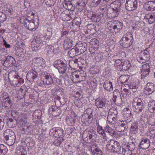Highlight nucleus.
I'll return each mask as SVG.
<instances>
[{"instance_id": "obj_10", "label": "nucleus", "mask_w": 155, "mask_h": 155, "mask_svg": "<svg viewBox=\"0 0 155 155\" xmlns=\"http://www.w3.org/2000/svg\"><path fill=\"white\" fill-rule=\"evenodd\" d=\"M122 120L119 122V125L115 128L116 130L119 132H122L126 130L128 128V125L130 123L131 120Z\"/></svg>"}, {"instance_id": "obj_44", "label": "nucleus", "mask_w": 155, "mask_h": 155, "mask_svg": "<svg viewBox=\"0 0 155 155\" xmlns=\"http://www.w3.org/2000/svg\"><path fill=\"white\" fill-rule=\"evenodd\" d=\"M148 110L150 113L155 112V102L150 101L148 103Z\"/></svg>"}, {"instance_id": "obj_30", "label": "nucleus", "mask_w": 155, "mask_h": 155, "mask_svg": "<svg viewBox=\"0 0 155 155\" xmlns=\"http://www.w3.org/2000/svg\"><path fill=\"white\" fill-rule=\"evenodd\" d=\"M131 126L130 128V132L134 134H136L138 130V124L137 122H131Z\"/></svg>"}, {"instance_id": "obj_56", "label": "nucleus", "mask_w": 155, "mask_h": 155, "mask_svg": "<svg viewBox=\"0 0 155 155\" xmlns=\"http://www.w3.org/2000/svg\"><path fill=\"white\" fill-rule=\"evenodd\" d=\"M141 73V78H145L146 77L149 75L150 71H146L143 70H140Z\"/></svg>"}, {"instance_id": "obj_50", "label": "nucleus", "mask_w": 155, "mask_h": 155, "mask_svg": "<svg viewBox=\"0 0 155 155\" xmlns=\"http://www.w3.org/2000/svg\"><path fill=\"white\" fill-rule=\"evenodd\" d=\"M5 11L6 13H9L10 15H12L14 13L13 7L12 5L7 6L5 8Z\"/></svg>"}, {"instance_id": "obj_12", "label": "nucleus", "mask_w": 155, "mask_h": 155, "mask_svg": "<svg viewBox=\"0 0 155 155\" xmlns=\"http://www.w3.org/2000/svg\"><path fill=\"white\" fill-rule=\"evenodd\" d=\"M125 6L126 9L130 11L136 9L137 2L136 0H126Z\"/></svg>"}, {"instance_id": "obj_42", "label": "nucleus", "mask_w": 155, "mask_h": 155, "mask_svg": "<svg viewBox=\"0 0 155 155\" xmlns=\"http://www.w3.org/2000/svg\"><path fill=\"white\" fill-rule=\"evenodd\" d=\"M41 111L40 109H38L35 111L32 116L34 119H40L41 116Z\"/></svg>"}, {"instance_id": "obj_13", "label": "nucleus", "mask_w": 155, "mask_h": 155, "mask_svg": "<svg viewBox=\"0 0 155 155\" xmlns=\"http://www.w3.org/2000/svg\"><path fill=\"white\" fill-rule=\"evenodd\" d=\"M112 4L114 5V6L112 8L113 11V13L115 14L114 17H116L119 13L120 11V6L121 5L120 0H116L113 2Z\"/></svg>"}, {"instance_id": "obj_2", "label": "nucleus", "mask_w": 155, "mask_h": 155, "mask_svg": "<svg viewBox=\"0 0 155 155\" xmlns=\"http://www.w3.org/2000/svg\"><path fill=\"white\" fill-rule=\"evenodd\" d=\"M106 149L109 152L118 153L120 151L121 148L118 141L111 139L107 141L106 145Z\"/></svg>"}, {"instance_id": "obj_53", "label": "nucleus", "mask_w": 155, "mask_h": 155, "mask_svg": "<svg viewBox=\"0 0 155 155\" xmlns=\"http://www.w3.org/2000/svg\"><path fill=\"white\" fill-rule=\"evenodd\" d=\"M16 155H26L27 154L26 150L24 149H17L16 152Z\"/></svg>"}, {"instance_id": "obj_11", "label": "nucleus", "mask_w": 155, "mask_h": 155, "mask_svg": "<svg viewBox=\"0 0 155 155\" xmlns=\"http://www.w3.org/2000/svg\"><path fill=\"white\" fill-rule=\"evenodd\" d=\"M64 133L63 129L59 127L54 128L51 129L49 132L50 135L55 137H62L63 136Z\"/></svg>"}, {"instance_id": "obj_19", "label": "nucleus", "mask_w": 155, "mask_h": 155, "mask_svg": "<svg viewBox=\"0 0 155 155\" xmlns=\"http://www.w3.org/2000/svg\"><path fill=\"white\" fill-rule=\"evenodd\" d=\"M2 102L3 109H5L7 113H9L12 110L11 108L13 105L11 99H8L7 101L5 100Z\"/></svg>"}, {"instance_id": "obj_33", "label": "nucleus", "mask_w": 155, "mask_h": 155, "mask_svg": "<svg viewBox=\"0 0 155 155\" xmlns=\"http://www.w3.org/2000/svg\"><path fill=\"white\" fill-rule=\"evenodd\" d=\"M87 30L92 35L96 32V26L92 24H88L87 25Z\"/></svg>"}, {"instance_id": "obj_58", "label": "nucleus", "mask_w": 155, "mask_h": 155, "mask_svg": "<svg viewBox=\"0 0 155 155\" xmlns=\"http://www.w3.org/2000/svg\"><path fill=\"white\" fill-rule=\"evenodd\" d=\"M103 56L101 54L97 53L95 54V60L97 62H100L102 61Z\"/></svg>"}, {"instance_id": "obj_3", "label": "nucleus", "mask_w": 155, "mask_h": 155, "mask_svg": "<svg viewBox=\"0 0 155 155\" xmlns=\"http://www.w3.org/2000/svg\"><path fill=\"white\" fill-rule=\"evenodd\" d=\"M134 40L133 35L130 32H127L124 34L120 40V42L123 44L124 48H127L133 44Z\"/></svg>"}, {"instance_id": "obj_28", "label": "nucleus", "mask_w": 155, "mask_h": 155, "mask_svg": "<svg viewBox=\"0 0 155 155\" xmlns=\"http://www.w3.org/2000/svg\"><path fill=\"white\" fill-rule=\"evenodd\" d=\"M103 87L105 90L109 92L113 90V87L112 82L108 81L106 80L105 81Z\"/></svg>"}, {"instance_id": "obj_14", "label": "nucleus", "mask_w": 155, "mask_h": 155, "mask_svg": "<svg viewBox=\"0 0 155 155\" xmlns=\"http://www.w3.org/2000/svg\"><path fill=\"white\" fill-rule=\"evenodd\" d=\"M87 47V45L86 43L81 42L77 43L75 45V48L79 54L84 52L86 51Z\"/></svg>"}, {"instance_id": "obj_31", "label": "nucleus", "mask_w": 155, "mask_h": 155, "mask_svg": "<svg viewBox=\"0 0 155 155\" xmlns=\"http://www.w3.org/2000/svg\"><path fill=\"white\" fill-rule=\"evenodd\" d=\"M78 59H72L69 60V66L72 69H75L76 67L79 66Z\"/></svg>"}, {"instance_id": "obj_45", "label": "nucleus", "mask_w": 155, "mask_h": 155, "mask_svg": "<svg viewBox=\"0 0 155 155\" xmlns=\"http://www.w3.org/2000/svg\"><path fill=\"white\" fill-rule=\"evenodd\" d=\"M8 151L7 147L3 144H0V155H5Z\"/></svg>"}, {"instance_id": "obj_59", "label": "nucleus", "mask_w": 155, "mask_h": 155, "mask_svg": "<svg viewBox=\"0 0 155 155\" xmlns=\"http://www.w3.org/2000/svg\"><path fill=\"white\" fill-rule=\"evenodd\" d=\"M61 97H60L57 96V97L55 98V100H56L54 101L55 104L56 106L58 105L59 104H61L64 105V102L63 103V104H62L61 101Z\"/></svg>"}, {"instance_id": "obj_40", "label": "nucleus", "mask_w": 155, "mask_h": 155, "mask_svg": "<svg viewBox=\"0 0 155 155\" xmlns=\"http://www.w3.org/2000/svg\"><path fill=\"white\" fill-rule=\"evenodd\" d=\"M122 153L124 155H133V152L126 147V146L124 145V143H122Z\"/></svg>"}, {"instance_id": "obj_64", "label": "nucleus", "mask_w": 155, "mask_h": 155, "mask_svg": "<svg viewBox=\"0 0 155 155\" xmlns=\"http://www.w3.org/2000/svg\"><path fill=\"white\" fill-rule=\"evenodd\" d=\"M71 73V72L69 71H67V72L65 73L66 74L64 76V79L65 84H66L68 82V80L69 78L68 75H69Z\"/></svg>"}, {"instance_id": "obj_8", "label": "nucleus", "mask_w": 155, "mask_h": 155, "mask_svg": "<svg viewBox=\"0 0 155 155\" xmlns=\"http://www.w3.org/2000/svg\"><path fill=\"white\" fill-rule=\"evenodd\" d=\"M35 20L32 21L29 19H25L24 21V25L27 29L30 31H35L38 28V23L37 22L35 25Z\"/></svg>"}, {"instance_id": "obj_38", "label": "nucleus", "mask_w": 155, "mask_h": 155, "mask_svg": "<svg viewBox=\"0 0 155 155\" xmlns=\"http://www.w3.org/2000/svg\"><path fill=\"white\" fill-rule=\"evenodd\" d=\"M75 120L71 116L68 115L66 118L67 124L69 126H73L75 123Z\"/></svg>"}, {"instance_id": "obj_62", "label": "nucleus", "mask_w": 155, "mask_h": 155, "mask_svg": "<svg viewBox=\"0 0 155 155\" xmlns=\"http://www.w3.org/2000/svg\"><path fill=\"white\" fill-rule=\"evenodd\" d=\"M102 0H92L91 5L94 7H96L101 3Z\"/></svg>"}, {"instance_id": "obj_36", "label": "nucleus", "mask_w": 155, "mask_h": 155, "mask_svg": "<svg viewBox=\"0 0 155 155\" xmlns=\"http://www.w3.org/2000/svg\"><path fill=\"white\" fill-rule=\"evenodd\" d=\"M71 72V78L72 81L74 83L78 82L79 81L80 76L76 74L77 72L74 71L73 72Z\"/></svg>"}, {"instance_id": "obj_29", "label": "nucleus", "mask_w": 155, "mask_h": 155, "mask_svg": "<svg viewBox=\"0 0 155 155\" xmlns=\"http://www.w3.org/2000/svg\"><path fill=\"white\" fill-rule=\"evenodd\" d=\"M113 25V28L114 30L117 29L119 31H120L122 29L123 27V23L119 21H114Z\"/></svg>"}, {"instance_id": "obj_9", "label": "nucleus", "mask_w": 155, "mask_h": 155, "mask_svg": "<svg viewBox=\"0 0 155 155\" xmlns=\"http://www.w3.org/2000/svg\"><path fill=\"white\" fill-rule=\"evenodd\" d=\"M95 105L98 109H104L107 108L109 105L104 98H98L95 101Z\"/></svg>"}, {"instance_id": "obj_24", "label": "nucleus", "mask_w": 155, "mask_h": 155, "mask_svg": "<svg viewBox=\"0 0 155 155\" xmlns=\"http://www.w3.org/2000/svg\"><path fill=\"white\" fill-rule=\"evenodd\" d=\"M90 14L91 15L90 16L89 18L92 21L94 22H98L100 21L101 18L100 15L96 14L95 12H91Z\"/></svg>"}, {"instance_id": "obj_35", "label": "nucleus", "mask_w": 155, "mask_h": 155, "mask_svg": "<svg viewBox=\"0 0 155 155\" xmlns=\"http://www.w3.org/2000/svg\"><path fill=\"white\" fill-rule=\"evenodd\" d=\"M121 71H126L130 68L131 64L128 61H124L122 63Z\"/></svg>"}, {"instance_id": "obj_21", "label": "nucleus", "mask_w": 155, "mask_h": 155, "mask_svg": "<svg viewBox=\"0 0 155 155\" xmlns=\"http://www.w3.org/2000/svg\"><path fill=\"white\" fill-rule=\"evenodd\" d=\"M150 145V140L147 138L143 139L140 145V148L143 150L148 149Z\"/></svg>"}, {"instance_id": "obj_34", "label": "nucleus", "mask_w": 155, "mask_h": 155, "mask_svg": "<svg viewBox=\"0 0 155 155\" xmlns=\"http://www.w3.org/2000/svg\"><path fill=\"white\" fill-rule=\"evenodd\" d=\"M115 114L109 115L107 118L108 122L110 124H114L117 120Z\"/></svg>"}, {"instance_id": "obj_55", "label": "nucleus", "mask_w": 155, "mask_h": 155, "mask_svg": "<svg viewBox=\"0 0 155 155\" xmlns=\"http://www.w3.org/2000/svg\"><path fill=\"white\" fill-rule=\"evenodd\" d=\"M6 18L5 14L2 12H0V22H3L6 20Z\"/></svg>"}, {"instance_id": "obj_49", "label": "nucleus", "mask_w": 155, "mask_h": 155, "mask_svg": "<svg viewBox=\"0 0 155 155\" xmlns=\"http://www.w3.org/2000/svg\"><path fill=\"white\" fill-rule=\"evenodd\" d=\"M129 78L128 75H122L119 78L120 81L122 84H124L127 81Z\"/></svg>"}, {"instance_id": "obj_37", "label": "nucleus", "mask_w": 155, "mask_h": 155, "mask_svg": "<svg viewBox=\"0 0 155 155\" xmlns=\"http://www.w3.org/2000/svg\"><path fill=\"white\" fill-rule=\"evenodd\" d=\"M47 45L45 49L47 51L48 55H51L53 54L54 53H56L55 49L54 46L49 45L48 44H47Z\"/></svg>"}, {"instance_id": "obj_18", "label": "nucleus", "mask_w": 155, "mask_h": 155, "mask_svg": "<svg viewBox=\"0 0 155 155\" xmlns=\"http://www.w3.org/2000/svg\"><path fill=\"white\" fill-rule=\"evenodd\" d=\"M143 7L144 10L146 11H153L155 10V2H147L144 4Z\"/></svg>"}, {"instance_id": "obj_27", "label": "nucleus", "mask_w": 155, "mask_h": 155, "mask_svg": "<svg viewBox=\"0 0 155 155\" xmlns=\"http://www.w3.org/2000/svg\"><path fill=\"white\" fill-rule=\"evenodd\" d=\"M45 78L43 80V83L45 84L49 85L53 83V81L51 77L50 74H48L47 75L44 76Z\"/></svg>"}, {"instance_id": "obj_26", "label": "nucleus", "mask_w": 155, "mask_h": 155, "mask_svg": "<svg viewBox=\"0 0 155 155\" xmlns=\"http://www.w3.org/2000/svg\"><path fill=\"white\" fill-rule=\"evenodd\" d=\"M122 143H124V145L126 146V147L128 149H129L131 151L134 152L135 150L136 146L135 143L133 142H127L124 141H123Z\"/></svg>"}, {"instance_id": "obj_48", "label": "nucleus", "mask_w": 155, "mask_h": 155, "mask_svg": "<svg viewBox=\"0 0 155 155\" xmlns=\"http://www.w3.org/2000/svg\"><path fill=\"white\" fill-rule=\"evenodd\" d=\"M97 130L98 133L103 136V138L106 137L105 131L104 130L102 126L98 125L97 127Z\"/></svg>"}, {"instance_id": "obj_7", "label": "nucleus", "mask_w": 155, "mask_h": 155, "mask_svg": "<svg viewBox=\"0 0 155 155\" xmlns=\"http://www.w3.org/2000/svg\"><path fill=\"white\" fill-rule=\"evenodd\" d=\"M18 113L16 111H13L11 113L12 115L15 117V120L21 125H25L27 122V118L24 115L18 116Z\"/></svg>"}, {"instance_id": "obj_20", "label": "nucleus", "mask_w": 155, "mask_h": 155, "mask_svg": "<svg viewBox=\"0 0 155 155\" xmlns=\"http://www.w3.org/2000/svg\"><path fill=\"white\" fill-rule=\"evenodd\" d=\"M145 91L148 92V94H155L154 84L153 83H148L145 87Z\"/></svg>"}, {"instance_id": "obj_1", "label": "nucleus", "mask_w": 155, "mask_h": 155, "mask_svg": "<svg viewBox=\"0 0 155 155\" xmlns=\"http://www.w3.org/2000/svg\"><path fill=\"white\" fill-rule=\"evenodd\" d=\"M3 135L4 140L8 145L12 146L14 143L16 137L13 131L9 129H7L4 131Z\"/></svg>"}, {"instance_id": "obj_5", "label": "nucleus", "mask_w": 155, "mask_h": 155, "mask_svg": "<svg viewBox=\"0 0 155 155\" xmlns=\"http://www.w3.org/2000/svg\"><path fill=\"white\" fill-rule=\"evenodd\" d=\"M132 106L134 110L136 112H141L143 108V103L141 100L138 97H135L133 99Z\"/></svg>"}, {"instance_id": "obj_60", "label": "nucleus", "mask_w": 155, "mask_h": 155, "mask_svg": "<svg viewBox=\"0 0 155 155\" xmlns=\"http://www.w3.org/2000/svg\"><path fill=\"white\" fill-rule=\"evenodd\" d=\"M150 65L149 64L146 63L144 64L142 66V69L141 70L150 71Z\"/></svg>"}, {"instance_id": "obj_43", "label": "nucleus", "mask_w": 155, "mask_h": 155, "mask_svg": "<svg viewBox=\"0 0 155 155\" xmlns=\"http://www.w3.org/2000/svg\"><path fill=\"white\" fill-rule=\"evenodd\" d=\"M68 54L71 58H73L77 55H79L76 48H73L68 51Z\"/></svg>"}, {"instance_id": "obj_17", "label": "nucleus", "mask_w": 155, "mask_h": 155, "mask_svg": "<svg viewBox=\"0 0 155 155\" xmlns=\"http://www.w3.org/2000/svg\"><path fill=\"white\" fill-rule=\"evenodd\" d=\"M93 118L91 115H88L85 114V113L82 115L81 120V121L86 125H89L92 122Z\"/></svg>"}, {"instance_id": "obj_46", "label": "nucleus", "mask_w": 155, "mask_h": 155, "mask_svg": "<svg viewBox=\"0 0 155 155\" xmlns=\"http://www.w3.org/2000/svg\"><path fill=\"white\" fill-rule=\"evenodd\" d=\"M140 55L145 59L146 61H148L150 59L149 52L147 50H144L142 51L140 53Z\"/></svg>"}, {"instance_id": "obj_47", "label": "nucleus", "mask_w": 155, "mask_h": 155, "mask_svg": "<svg viewBox=\"0 0 155 155\" xmlns=\"http://www.w3.org/2000/svg\"><path fill=\"white\" fill-rule=\"evenodd\" d=\"M96 134H91L88 135L87 138V139L86 142L90 143H91L94 142L96 139Z\"/></svg>"}, {"instance_id": "obj_41", "label": "nucleus", "mask_w": 155, "mask_h": 155, "mask_svg": "<svg viewBox=\"0 0 155 155\" xmlns=\"http://www.w3.org/2000/svg\"><path fill=\"white\" fill-rule=\"evenodd\" d=\"M124 60L123 59H117L115 61L114 66L117 67L118 71H121L122 63Z\"/></svg>"}, {"instance_id": "obj_32", "label": "nucleus", "mask_w": 155, "mask_h": 155, "mask_svg": "<svg viewBox=\"0 0 155 155\" xmlns=\"http://www.w3.org/2000/svg\"><path fill=\"white\" fill-rule=\"evenodd\" d=\"M63 5L65 9L68 10L74 11L75 9V6L73 5L70 2H64L63 3Z\"/></svg>"}, {"instance_id": "obj_52", "label": "nucleus", "mask_w": 155, "mask_h": 155, "mask_svg": "<svg viewBox=\"0 0 155 155\" xmlns=\"http://www.w3.org/2000/svg\"><path fill=\"white\" fill-rule=\"evenodd\" d=\"M93 127H91L87 128L86 130V131L88 134V135L91 134H96V132L94 130Z\"/></svg>"}, {"instance_id": "obj_22", "label": "nucleus", "mask_w": 155, "mask_h": 155, "mask_svg": "<svg viewBox=\"0 0 155 155\" xmlns=\"http://www.w3.org/2000/svg\"><path fill=\"white\" fill-rule=\"evenodd\" d=\"M72 38H65L63 44V48L65 50H67L71 48L73 45Z\"/></svg>"}, {"instance_id": "obj_57", "label": "nucleus", "mask_w": 155, "mask_h": 155, "mask_svg": "<svg viewBox=\"0 0 155 155\" xmlns=\"http://www.w3.org/2000/svg\"><path fill=\"white\" fill-rule=\"evenodd\" d=\"M62 35H65L66 38H72V34L71 32H69L67 31H64L61 34Z\"/></svg>"}, {"instance_id": "obj_61", "label": "nucleus", "mask_w": 155, "mask_h": 155, "mask_svg": "<svg viewBox=\"0 0 155 155\" xmlns=\"http://www.w3.org/2000/svg\"><path fill=\"white\" fill-rule=\"evenodd\" d=\"M93 155H102L103 153L101 150L99 148L92 153Z\"/></svg>"}, {"instance_id": "obj_51", "label": "nucleus", "mask_w": 155, "mask_h": 155, "mask_svg": "<svg viewBox=\"0 0 155 155\" xmlns=\"http://www.w3.org/2000/svg\"><path fill=\"white\" fill-rule=\"evenodd\" d=\"M121 94L123 97L126 98L129 97L130 94V92L128 89L124 88L123 91H121Z\"/></svg>"}, {"instance_id": "obj_63", "label": "nucleus", "mask_w": 155, "mask_h": 155, "mask_svg": "<svg viewBox=\"0 0 155 155\" xmlns=\"http://www.w3.org/2000/svg\"><path fill=\"white\" fill-rule=\"evenodd\" d=\"M81 21V18L80 17H77L74 19L72 23L76 25L80 26Z\"/></svg>"}, {"instance_id": "obj_15", "label": "nucleus", "mask_w": 155, "mask_h": 155, "mask_svg": "<svg viewBox=\"0 0 155 155\" xmlns=\"http://www.w3.org/2000/svg\"><path fill=\"white\" fill-rule=\"evenodd\" d=\"M15 63L16 61L15 58L12 56H8L5 57L3 65L7 67H11L15 65Z\"/></svg>"}, {"instance_id": "obj_23", "label": "nucleus", "mask_w": 155, "mask_h": 155, "mask_svg": "<svg viewBox=\"0 0 155 155\" xmlns=\"http://www.w3.org/2000/svg\"><path fill=\"white\" fill-rule=\"evenodd\" d=\"M113 100L114 102H116L117 100H120L121 103L122 102V99L121 98L120 93L118 90L116 89L113 92Z\"/></svg>"}, {"instance_id": "obj_25", "label": "nucleus", "mask_w": 155, "mask_h": 155, "mask_svg": "<svg viewBox=\"0 0 155 155\" xmlns=\"http://www.w3.org/2000/svg\"><path fill=\"white\" fill-rule=\"evenodd\" d=\"M21 131L23 134H31L33 132V127L32 125L25 127L22 129Z\"/></svg>"}, {"instance_id": "obj_16", "label": "nucleus", "mask_w": 155, "mask_h": 155, "mask_svg": "<svg viewBox=\"0 0 155 155\" xmlns=\"http://www.w3.org/2000/svg\"><path fill=\"white\" fill-rule=\"evenodd\" d=\"M37 72L32 70L28 72L26 75V78L27 80L30 82H34V80L37 78L38 76Z\"/></svg>"}, {"instance_id": "obj_4", "label": "nucleus", "mask_w": 155, "mask_h": 155, "mask_svg": "<svg viewBox=\"0 0 155 155\" xmlns=\"http://www.w3.org/2000/svg\"><path fill=\"white\" fill-rule=\"evenodd\" d=\"M53 65L61 74H63L65 73L67 71H69V69L67 70V65L61 60H58L55 61L54 62Z\"/></svg>"}, {"instance_id": "obj_54", "label": "nucleus", "mask_w": 155, "mask_h": 155, "mask_svg": "<svg viewBox=\"0 0 155 155\" xmlns=\"http://www.w3.org/2000/svg\"><path fill=\"white\" fill-rule=\"evenodd\" d=\"M128 86L130 89L137 88L138 83L135 81H131Z\"/></svg>"}, {"instance_id": "obj_39", "label": "nucleus", "mask_w": 155, "mask_h": 155, "mask_svg": "<svg viewBox=\"0 0 155 155\" xmlns=\"http://www.w3.org/2000/svg\"><path fill=\"white\" fill-rule=\"evenodd\" d=\"M104 130L106 132L108 133L110 135L112 136H114L116 134L114 130L109 126H107L105 127Z\"/></svg>"}, {"instance_id": "obj_6", "label": "nucleus", "mask_w": 155, "mask_h": 155, "mask_svg": "<svg viewBox=\"0 0 155 155\" xmlns=\"http://www.w3.org/2000/svg\"><path fill=\"white\" fill-rule=\"evenodd\" d=\"M8 78L10 83L15 87L20 86L21 84L24 82L23 79L17 74H15L13 77H12L11 74H9Z\"/></svg>"}]
</instances>
